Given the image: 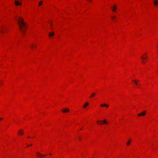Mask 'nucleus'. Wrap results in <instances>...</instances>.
Segmentation results:
<instances>
[{
    "label": "nucleus",
    "mask_w": 158,
    "mask_h": 158,
    "mask_svg": "<svg viewBox=\"0 0 158 158\" xmlns=\"http://www.w3.org/2000/svg\"><path fill=\"white\" fill-rule=\"evenodd\" d=\"M108 123L107 120L105 119L103 120H98L96 122L97 124L102 125L106 124Z\"/></svg>",
    "instance_id": "3"
},
{
    "label": "nucleus",
    "mask_w": 158,
    "mask_h": 158,
    "mask_svg": "<svg viewBox=\"0 0 158 158\" xmlns=\"http://www.w3.org/2000/svg\"><path fill=\"white\" fill-rule=\"evenodd\" d=\"M43 2L42 1H40L39 3L38 6H41L43 4Z\"/></svg>",
    "instance_id": "18"
},
{
    "label": "nucleus",
    "mask_w": 158,
    "mask_h": 158,
    "mask_svg": "<svg viewBox=\"0 0 158 158\" xmlns=\"http://www.w3.org/2000/svg\"><path fill=\"white\" fill-rule=\"evenodd\" d=\"M36 46V45L35 44H31V47L32 48H33L35 47Z\"/></svg>",
    "instance_id": "20"
},
{
    "label": "nucleus",
    "mask_w": 158,
    "mask_h": 158,
    "mask_svg": "<svg viewBox=\"0 0 158 158\" xmlns=\"http://www.w3.org/2000/svg\"><path fill=\"white\" fill-rule=\"evenodd\" d=\"M111 19L114 22L116 19V16L114 15H113L111 16Z\"/></svg>",
    "instance_id": "14"
},
{
    "label": "nucleus",
    "mask_w": 158,
    "mask_h": 158,
    "mask_svg": "<svg viewBox=\"0 0 158 158\" xmlns=\"http://www.w3.org/2000/svg\"><path fill=\"white\" fill-rule=\"evenodd\" d=\"M78 139H79V140H80V138L79 137Z\"/></svg>",
    "instance_id": "27"
},
{
    "label": "nucleus",
    "mask_w": 158,
    "mask_h": 158,
    "mask_svg": "<svg viewBox=\"0 0 158 158\" xmlns=\"http://www.w3.org/2000/svg\"><path fill=\"white\" fill-rule=\"evenodd\" d=\"M61 111L63 113H68L69 112L70 110L68 108H64L61 109Z\"/></svg>",
    "instance_id": "6"
},
{
    "label": "nucleus",
    "mask_w": 158,
    "mask_h": 158,
    "mask_svg": "<svg viewBox=\"0 0 158 158\" xmlns=\"http://www.w3.org/2000/svg\"><path fill=\"white\" fill-rule=\"evenodd\" d=\"M3 118H0V121H2V120Z\"/></svg>",
    "instance_id": "25"
},
{
    "label": "nucleus",
    "mask_w": 158,
    "mask_h": 158,
    "mask_svg": "<svg viewBox=\"0 0 158 158\" xmlns=\"http://www.w3.org/2000/svg\"><path fill=\"white\" fill-rule=\"evenodd\" d=\"M36 155L38 157H44V156H47V155H42V154L40 153H39V152H37L36 153Z\"/></svg>",
    "instance_id": "11"
},
{
    "label": "nucleus",
    "mask_w": 158,
    "mask_h": 158,
    "mask_svg": "<svg viewBox=\"0 0 158 158\" xmlns=\"http://www.w3.org/2000/svg\"><path fill=\"white\" fill-rule=\"evenodd\" d=\"M132 81L135 85L137 87H138L139 82V81L138 80L133 79H132Z\"/></svg>",
    "instance_id": "8"
},
{
    "label": "nucleus",
    "mask_w": 158,
    "mask_h": 158,
    "mask_svg": "<svg viewBox=\"0 0 158 158\" xmlns=\"http://www.w3.org/2000/svg\"><path fill=\"white\" fill-rule=\"evenodd\" d=\"M96 95V94L95 93H92L90 96V97H89V98H92L94 96H95Z\"/></svg>",
    "instance_id": "17"
},
{
    "label": "nucleus",
    "mask_w": 158,
    "mask_h": 158,
    "mask_svg": "<svg viewBox=\"0 0 158 158\" xmlns=\"http://www.w3.org/2000/svg\"><path fill=\"white\" fill-rule=\"evenodd\" d=\"M146 110L143 111L141 112L139 114H138V116L140 117V116H144L146 115Z\"/></svg>",
    "instance_id": "9"
},
{
    "label": "nucleus",
    "mask_w": 158,
    "mask_h": 158,
    "mask_svg": "<svg viewBox=\"0 0 158 158\" xmlns=\"http://www.w3.org/2000/svg\"><path fill=\"white\" fill-rule=\"evenodd\" d=\"M87 2H91L92 1V0H87Z\"/></svg>",
    "instance_id": "23"
},
{
    "label": "nucleus",
    "mask_w": 158,
    "mask_h": 158,
    "mask_svg": "<svg viewBox=\"0 0 158 158\" xmlns=\"http://www.w3.org/2000/svg\"><path fill=\"white\" fill-rule=\"evenodd\" d=\"M2 83L0 81V85H2Z\"/></svg>",
    "instance_id": "24"
},
{
    "label": "nucleus",
    "mask_w": 158,
    "mask_h": 158,
    "mask_svg": "<svg viewBox=\"0 0 158 158\" xmlns=\"http://www.w3.org/2000/svg\"><path fill=\"white\" fill-rule=\"evenodd\" d=\"M18 22L20 31L23 33H25L27 28V23L22 17H18Z\"/></svg>",
    "instance_id": "1"
},
{
    "label": "nucleus",
    "mask_w": 158,
    "mask_h": 158,
    "mask_svg": "<svg viewBox=\"0 0 158 158\" xmlns=\"http://www.w3.org/2000/svg\"><path fill=\"white\" fill-rule=\"evenodd\" d=\"M8 27L6 26H3L2 27V34H6L8 32Z\"/></svg>",
    "instance_id": "5"
},
{
    "label": "nucleus",
    "mask_w": 158,
    "mask_h": 158,
    "mask_svg": "<svg viewBox=\"0 0 158 158\" xmlns=\"http://www.w3.org/2000/svg\"><path fill=\"white\" fill-rule=\"evenodd\" d=\"M18 134L20 135H23L24 134L23 130L22 129L19 130L18 132Z\"/></svg>",
    "instance_id": "10"
},
{
    "label": "nucleus",
    "mask_w": 158,
    "mask_h": 158,
    "mask_svg": "<svg viewBox=\"0 0 158 158\" xmlns=\"http://www.w3.org/2000/svg\"><path fill=\"white\" fill-rule=\"evenodd\" d=\"M49 23L51 26H52L53 25L52 22V21H50L49 22Z\"/></svg>",
    "instance_id": "21"
},
{
    "label": "nucleus",
    "mask_w": 158,
    "mask_h": 158,
    "mask_svg": "<svg viewBox=\"0 0 158 158\" xmlns=\"http://www.w3.org/2000/svg\"><path fill=\"white\" fill-rule=\"evenodd\" d=\"M153 4L156 7H158V0H153Z\"/></svg>",
    "instance_id": "12"
},
{
    "label": "nucleus",
    "mask_w": 158,
    "mask_h": 158,
    "mask_svg": "<svg viewBox=\"0 0 158 158\" xmlns=\"http://www.w3.org/2000/svg\"><path fill=\"white\" fill-rule=\"evenodd\" d=\"M49 155L50 156H51V155L52 154H51V153H50V154H49Z\"/></svg>",
    "instance_id": "26"
},
{
    "label": "nucleus",
    "mask_w": 158,
    "mask_h": 158,
    "mask_svg": "<svg viewBox=\"0 0 158 158\" xmlns=\"http://www.w3.org/2000/svg\"><path fill=\"white\" fill-rule=\"evenodd\" d=\"M100 106L101 107H106V108H108L109 106V105L105 103L101 104Z\"/></svg>",
    "instance_id": "15"
},
{
    "label": "nucleus",
    "mask_w": 158,
    "mask_h": 158,
    "mask_svg": "<svg viewBox=\"0 0 158 158\" xmlns=\"http://www.w3.org/2000/svg\"><path fill=\"white\" fill-rule=\"evenodd\" d=\"M32 145V144H27V146L26 147L28 148V147L31 146Z\"/></svg>",
    "instance_id": "22"
},
{
    "label": "nucleus",
    "mask_w": 158,
    "mask_h": 158,
    "mask_svg": "<svg viewBox=\"0 0 158 158\" xmlns=\"http://www.w3.org/2000/svg\"><path fill=\"white\" fill-rule=\"evenodd\" d=\"M131 140L130 139H129L127 142V146H128L131 143Z\"/></svg>",
    "instance_id": "19"
},
{
    "label": "nucleus",
    "mask_w": 158,
    "mask_h": 158,
    "mask_svg": "<svg viewBox=\"0 0 158 158\" xmlns=\"http://www.w3.org/2000/svg\"><path fill=\"white\" fill-rule=\"evenodd\" d=\"M89 103L88 102H86L82 106V108L83 109H85L86 107L89 105Z\"/></svg>",
    "instance_id": "13"
},
{
    "label": "nucleus",
    "mask_w": 158,
    "mask_h": 158,
    "mask_svg": "<svg viewBox=\"0 0 158 158\" xmlns=\"http://www.w3.org/2000/svg\"><path fill=\"white\" fill-rule=\"evenodd\" d=\"M54 33L53 32H50L49 33L48 36L50 38L52 37L54 35Z\"/></svg>",
    "instance_id": "16"
},
{
    "label": "nucleus",
    "mask_w": 158,
    "mask_h": 158,
    "mask_svg": "<svg viewBox=\"0 0 158 158\" xmlns=\"http://www.w3.org/2000/svg\"><path fill=\"white\" fill-rule=\"evenodd\" d=\"M23 0H15L14 3L16 6H21L22 5Z\"/></svg>",
    "instance_id": "4"
},
{
    "label": "nucleus",
    "mask_w": 158,
    "mask_h": 158,
    "mask_svg": "<svg viewBox=\"0 0 158 158\" xmlns=\"http://www.w3.org/2000/svg\"><path fill=\"white\" fill-rule=\"evenodd\" d=\"M111 10L113 13H115L116 12L117 10V6L114 5L111 6Z\"/></svg>",
    "instance_id": "7"
},
{
    "label": "nucleus",
    "mask_w": 158,
    "mask_h": 158,
    "mask_svg": "<svg viewBox=\"0 0 158 158\" xmlns=\"http://www.w3.org/2000/svg\"><path fill=\"white\" fill-rule=\"evenodd\" d=\"M140 59L142 64H146L148 61V60L147 53L145 52L143 53L141 56Z\"/></svg>",
    "instance_id": "2"
}]
</instances>
